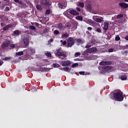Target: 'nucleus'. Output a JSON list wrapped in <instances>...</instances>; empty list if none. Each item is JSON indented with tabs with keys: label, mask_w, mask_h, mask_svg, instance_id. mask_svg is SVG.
<instances>
[{
	"label": "nucleus",
	"mask_w": 128,
	"mask_h": 128,
	"mask_svg": "<svg viewBox=\"0 0 128 128\" xmlns=\"http://www.w3.org/2000/svg\"><path fill=\"white\" fill-rule=\"evenodd\" d=\"M114 48H109L108 50V52H114Z\"/></svg>",
	"instance_id": "obj_39"
},
{
	"label": "nucleus",
	"mask_w": 128,
	"mask_h": 128,
	"mask_svg": "<svg viewBox=\"0 0 128 128\" xmlns=\"http://www.w3.org/2000/svg\"><path fill=\"white\" fill-rule=\"evenodd\" d=\"M16 47V45L14 44H10V48H14Z\"/></svg>",
	"instance_id": "obj_45"
},
{
	"label": "nucleus",
	"mask_w": 128,
	"mask_h": 128,
	"mask_svg": "<svg viewBox=\"0 0 128 128\" xmlns=\"http://www.w3.org/2000/svg\"><path fill=\"white\" fill-rule=\"evenodd\" d=\"M45 55L46 56H48V58H50L52 56V54H50V52L45 53Z\"/></svg>",
	"instance_id": "obj_35"
},
{
	"label": "nucleus",
	"mask_w": 128,
	"mask_h": 128,
	"mask_svg": "<svg viewBox=\"0 0 128 128\" xmlns=\"http://www.w3.org/2000/svg\"><path fill=\"white\" fill-rule=\"evenodd\" d=\"M80 56V52H77L75 53V54H74V56L76 58H78V56Z\"/></svg>",
	"instance_id": "obj_37"
},
{
	"label": "nucleus",
	"mask_w": 128,
	"mask_h": 128,
	"mask_svg": "<svg viewBox=\"0 0 128 128\" xmlns=\"http://www.w3.org/2000/svg\"><path fill=\"white\" fill-rule=\"evenodd\" d=\"M67 43H68V42L66 41H64V42H62V44L63 46H66Z\"/></svg>",
	"instance_id": "obj_51"
},
{
	"label": "nucleus",
	"mask_w": 128,
	"mask_h": 128,
	"mask_svg": "<svg viewBox=\"0 0 128 128\" xmlns=\"http://www.w3.org/2000/svg\"><path fill=\"white\" fill-rule=\"evenodd\" d=\"M19 0H14V2H18Z\"/></svg>",
	"instance_id": "obj_60"
},
{
	"label": "nucleus",
	"mask_w": 128,
	"mask_h": 128,
	"mask_svg": "<svg viewBox=\"0 0 128 128\" xmlns=\"http://www.w3.org/2000/svg\"><path fill=\"white\" fill-rule=\"evenodd\" d=\"M64 28V26H62V24L59 23L58 24L57 28H58V30H62V28Z\"/></svg>",
	"instance_id": "obj_24"
},
{
	"label": "nucleus",
	"mask_w": 128,
	"mask_h": 128,
	"mask_svg": "<svg viewBox=\"0 0 128 128\" xmlns=\"http://www.w3.org/2000/svg\"><path fill=\"white\" fill-rule=\"evenodd\" d=\"M123 17H124V15L122 14H120L117 16L118 18H123Z\"/></svg>",
	"instance_id": "obj_44"
},
{
	"label": "nucleus",
	"mask_w": 128,
	"mask_h": 128,
	"mask_svg": "<svg viewBox=\"0 0 128 128\" xmlns=\"http://www.w3.org/2000/svg\"><path fill=\"white\" fill-rule=\"evenodd\" d=\"M50 14V9L47 10L46 11V14Z\"/></svg>",
	"instance_id": "obj_43"
},
{
	"label": "nucleus",
	"mask_w": 128,
	"mask_h": 128,
	"mask_svg": "<svg viewBox=\"0 0 128 128\" xmlns=\"http://www.w3.org/2000/svg\"><path fill=\"white\" fill-rule=\"evenodd\" d=\"M50 70V68H46V67H44V68L41 67V68H39V70L40 72H48V70Z\"/></svg>",
	"instance_id": "obj_18"
},
{
	"label": "nucleus",
	"mask_w": 128,
	"mask_h": 128,
	"mask_svg": "<svg viewBox=\"0 0 128 128\" xmlns=\"http://www.w3.org/2000/svg\"><path fill=\"white\" fill-rule=\"evenodd\" d=\"M34 25L36 26H37L38 28H42V25L38 24V22L34 23Z\"/></svg>",
	"instance_id": "obj_32"
},
{
	"label": "nucleus",
	"mask_w": 128,
	"mask_h": 128,
	"mask_svg": "<svg viewBox=\"0 0 128 128\" xmlns=\"http://www.w3.org/2000/svg\"><path fill=\"white\" fill-rule=\"evenodd\" d=\"M112 61L110 62H100L99 64L100 66H104V65H107V66H110L112 64Z\"/></svg>",
	"instance_id": "obj_9"
},
{
	"label": "nucleus",
	"mask_w": 128,
	"mask_h": 128,
	"mask_svg": "<svg viewBox=\"0 0 128 128\" xmlns=\"http://www.w3.org/2000/svg\"><path fill=\"white\" fill-rule=\"evenodd\" d=\"M56 56H58V58H62V56L63 58H64V56H66V54H64V53H62V52H57L56 54H55Z\"/></svg>",
	"instance_id": "obj_12"
},
{
	"label": "nucleus",
	"mask_w": 128,
	"mask_h": 128,
	"mask_svg": "<svg viewBox=\"0 0 128 128\" xmlns=\"http://www.w3.org/2000/svg\"><path fill=\"white\" fill-rule=\"evenodd\" d=\"M85 22H86V24H94V22L90 19L86 20Z\"/></svg>",
	"instance_id": "obj_21"
},
{
	"label": "nucleus",
	"mask_w": 128,
	"mask_h": 128,
	"mask_svg": "<svg viewBox=\"0 0 128 128\" xmlns=\"http://www.w3.org/2000/svg\"><path fill=\"white\" fill-rule=\"evenodd\" d=\"M119 6L122 8H128V4L125 2L120 3Z\"/></svg>",
	"instance_id": "obj_14"
},
{
	"label": "nucleus",
	"mask_w": 128,
	"mask_h": 128,
	"mask_svg": "<svg viewBox=\"0 0 128 128\" xmlns=\"http://www.w3.org/2000/svg\"><path fill=\"white\" fill-rule=\"evenodd\" d=\"M75 40L76 42L78 44H84V38H76Z\"/></svg>",
	"instance_id": "obj_15"
},
{
	"label": "nucleus",
	"mask_w": 128,
	"mask_h": 128,
	"mask_svg": "<svg viewBox=\"0 0 128 128\" xmlns=\"http://www.w3.org/2000/svg\"><path fill=\"white\" fill-rule=\"evenodd\" d=\"M2 64H4V62H2V60H0V66H2Z\"/></svg>",
	"instance_id": "obj_55"
},
{
	"label": "nucleus",
	"mask_w": 128,
	"mask_h": 128,
	"mask_svg": "<svg viewBox=\"0 0 128 128\" xmlns=\"http://www.w3.org/2000/svg\"><path fill=\"white\" fill-rule=\"evenodd\" d=\"M120 40V36H116L115 38V40H116V42H118V40Z\"/></svg>",
	"instance_id": "obj_40"
},
{
	"label": "nucleus",
	"mask_w": 128,
	"mask_h": 128,
	"mask_svg": "<svg viewBox=\"0 0 128 128\" xmlns=\"http://www.w3.org/2000/svg\"><path fill=\"white\" fill-rule=\"evenodd\" d=\"M54 34H60V31L58 30H54Z\"/></svg>",
	"instance_id": "obj_41"
},
{
	"label": "nucleus",
	"mask_w": 128,
	"mask_h": 128,
	"mask_svg": "<svg viewBox=\"0 0 128 128\" xmlns=\"http://www.w3.org/2000/svg\"><path fill=\"white\" fill-rule=\"evenodd\" d=\"M85 7L86 10L88 12H90V10H92V5L90 4H87L86 5Z\"/></svg>",
	"instance_id": "obj_20"
},
{
	"label": "nucleus",
	"mask_w": 128,
	"mask_h": 128,
	"mask_svg": "<svg viewBox=\"0 0 128 128\" xmlns=\"http://www.w3.org/2000/svg\"><path fill=\"white\" fill-rule=\"evenodd\" d=\"M10 44V42L9 41H6V42L2 44V48H8Z\"/></svg>",
	"instance_id": "obj_13"
},
{
	"label": "nucleus",
	"mask_w": 128,
	"mask_h": 128,
	"mask_svg": "<svg viewBox=\"0 0 128 128\" xmlns=\"http://www.w3.org/2000/svg\"><path fill=\"white\" fill-rule=\"evenodd\" d=\"M22 42L25 46H28V44H30V39L28 38L24 37L22 40Z\"/></svg>",
	"instance_id": "obj_5"
},
{
	"label": "nucleus",
	"mask_w": 128,
	"mask_h": 128,
	"mask_svg": "<svg viewBox=\"0 0 128 128\" xmlns=\"http://www.w3.org/2000/svg\"><path fill=\"white\" fill-rule=\"evenodd\" d=\"M110 25V23L108 22H104L103 24L102 25V28L105 32L108 30V26Z\"/></svg>",
	"instance_id": "obj_6"
},
{
	"label": "nucleus",
	"mask_w": 128,
	"mask_h": 128,
	"mask_svg": "<svg viewBox=\"0 0 128 128\" xmlns=\"http://www.w3.org/2000/svg\"><path fill=\"white\" fill-rule=\"evenodd\" d=\"M76 20H80L81 22L82 21V16H76Z\"/></svg>",
	"instance_id": "obj_28"
},
{
	"label": "nucleus",
	"mask_w": 128,
	"mask_h": 128,
	"mask_svg": "<svg viewBox=\"0 0 128 128\" xmlns=\"http://www.w3.org/2000/svg\"><path fill=\"white\" fill-rule=\"evenodd\" d=\"M87 30H92V27H88L87 28Z\"/></svg>",
	"instance_id": "obj_54"
},
{
	"label": "nucleus",
	"mask_w": 128,
	"mask_h": 128,
	"mask_svg": "<svg viewBox=\"0 0 128 128\" xmlns=\"http://www.w3.org/2000/svg\"><path fill=\"white\" fill-rule=\"evenodd\" d=\"M36 8L37 10H42V8L41 7V6L40 5H36Z\"/></svg>",
	"instance_id": "obj_34"
},
{
	"label": "nucleus",
	"mask_w": 128,
	"mask_h": 128,
	"mask_svg": "<svg viewBox=\"0 0 128 128\" xmlns=\"http://www.w3.org/2000/svg\"><path fill=\"white\" fill-rule=\"evenodd\" d=\"M125 2H128V0H124Z\"/></svg>",
	"instance_id": "obj_62"
},
{
	"label": "nucleus",
	"mask_w": 128,
	"mask_h": 128,
	"mask_svg": "<svg viewBox=\"0 0 128 128\" xmlns=\"http://www.w3.org/2000/svg\"><path fill=\"white\" fill-rule=\"evenodd\" d=\"M72 26V24L70 22H67L64 26V28H70Z\"/></svg>",
	"instance_id": "obj_25"
},
{
	"label": "nucleus",
	"mask_w": 128,
	"mask_h": 128,
	"mask_svg": "<svg viewBox=\"0 0 128 128\" xmlns=\"http://www.w3.org/2000/svg\"><path fill=\"white\" fill-rule=\"evenodd\" d=\"M54 68H60V66L58 64L54 63L52 64Z\"/></svg>",
	"instance_id": "obj_31"
},
{
	"label": "nucleus",
	"mask_w": 128,
	"mask_h": 128,
	"mask_svg": "<svg viewBox=\"0 0 128 128\" xmlns=\"http://www.w3.org/2000/svg\"><path fill=\"white\" fill-rule=\"evenodd\" d=\"M59 70H64V68H59Z\"/></svg>",
	"instance_id": "obj_58"
},
{
	"label": "nucleus",
	"mask_w": 128,
	"mask_h": 128,
	"mask_svg": "<svg viewBox=\"0 0 128 128\" xmlns=\"http://www.w3.org/2000/svg\"><path fill=\"white\" fill-rule=\"evenodd\" d=\"M4 24L3 22L1 23V26H4Z\"/></svg>",
	"instance_id": "obj_61"
},
{
	"label": "nucleus",
	"mask_w": 128,
	"mask_h": 128,
	"mask_svg": "<svg viewBox=\"0 0 128 128\" xmlns=\"http://www.w3.org/2000/svg\"><path fill=\"white\" fill-rule=\"evenodd\" d=\"M110 98L112 100H116L117 102H122L124 100V94L122 91L111 93Z\"/></svg>",
	"instance_id": "obj_1"
},
{
	"label": "nucleus",
	"mask_w": 128,
	"mask_h": 128,
	"mask_svg": "<svg viewBox=\"0 0 128 128\" xmlns=\"http://www.w3.org/2000/svg\"><path fill=\"white\" fill-rule=\"evenodd\" d=\"M112 68V66H104L102 68L103 70H104L105 72H108V70H110Z\"/></svg>",
	"instance_id": "obj_16"
},
{
	"label": "nucleus",
	"mask_w": 128,
	"mask_h": 128,
	"mask_svg": "<svg viewBox=\"0 0 128 128\" xmlns=\"http://www.w3.org/2000/svg\"><path fill=\"white\" fill-rule=\"evenodd\" d=\"M80 74H81L82 76H88L90 75V73L86 72L84 71L80 72H79Z\"/></svg>",
	"instance_id": "obj_23"
},
{
	"label": "nucleus",
	"mask_w": 128,
	"mask_h": 128,
	"mask_svg": "<svg viewBox=\"0 0 128 128\" xmlns=\"http://www.w3.org/2000/svg\"><path fill=\"white\" fill-rule=\"evenodd\" d=\"M10 10V7L7 6L6 8L4 11L5 12H8Z\"/></svg>",
	"instance_id": "obj_50"
},
{
	"label": "nucleus",
	"mask_w": 128,
	"mask_h": 128,
	"mask_svg": "<svg viewBox=\"0 0 128 128\" xmlns=\"http://www.w3.org/2000/svg\"><path fill=\"white\" fill-rule=\"evenodd\" d=\"M70 70V68L68 67H64V72H68Z\"/></svg>",
	"instance_id": "obj_49"
},
{
	"label": "nucleus",
	"mask_w": 128,
	"mask_h": 128,
	"mask_svg": "<svg viewBox=\"0 0 128 128\" xmlns=\"http://www.w3.org/2000/svg\"><path fill=\"white\" fill-rule=\"evenodd\" d=\"M76 10L77 12H80V10H81L80 8H76Z\"/></svg>",
	"instance_id": "obj_56"
},
{
	"label": "nucleus",
	"mask_w": 128,
	"mask_h": 128,
	"mask_svg": "<svg viewBox=\"0 0 128 128\" xmlns=\"http://www.w3.org/2000/svg\"><path fill=\"white\" fill-rule=\"evenodd\" d=\"M11 26H12L10 24L7 25L6 26L3 28V30H8Z\"/></svg>",
	"instance_id": "obj_26"
},
{
	"label": "nucleus",
	"mask_w": 128,
	"mask_h": 128,
	"mask_svg": "<svg viewBox=\"0 0 128 128\" xmlns=\"http://www.w3.org/2000/svg\"><path fill=\"white\" fill-rule=\"evenodd\" d=\"M78 66V63H75L72 65V68H76V66Z\"/></svg>",
	"instance_id": "obj_38"
},
{
	"label": "nucleus",
	"mask_w": 128,
	"mask_h": 128,
	"mask_svg": "<svg viewBox=\"0 0 128 128\" xmlns=\"http://www.w3.org/2000/svg\"><path fill=\"white\" fill-rule=\"evenodd\" d=\"M124 50H126L124 52V54H128V44L124 46Z\"/></svg>",
	"instance_id": "obj_27"
},
{
	"label": "nucleus",
	"mask_w": 128,
	"mask_h": 128,
	"mask_svg": "<svg viewBox=\"0 0 128 128\" xmlns=\"http://www.w3.org/2000/svg\"><path fill=\"white\" fill-rule=\"evenodd\" d=\"M86 52H88V54H92L94 52H98V48L96 47L89 48H87Z\"/></svg>",
	"instance_id": "obj_3"
},
{
	"label": "nucleus",
	"mask_w": 128,
	"mask_h": 128,
	"mask_svg": "<svg viewBox=\"0 0 128 128\" xmlns=\"http://www.w3.org/2000/svg\"><path fill=\"white\" fill-rule=\"evenodd\" d=\"M50 40V42H52V40H52V38H51V39Z\"/></svg>",
	"instance_id": "obj_63"
},
{
	"label": "nucleus",
	"mask_w": 128,
	"mask_h": 128,
	"mask_svg": "<svg viewBox=\"0 0 128 128\" xmlns=\"http://www.w3.org/2000/svg\"><path fill=\"white\" fill-rule=\"evenodd\" d=\"M90 46H91L90 44H87L85 48H90Z\"/></svg>",
	"instance_id": "obj_48"
},
{
	"label": "nucleus",
	"mask_w": 128,
	"mask_h": 128,
	"mask_svg": "<svg viewBox=\"0 0 128 128\" xmlns=\"http://www.w3.org/2000/svg\"><path fill=\"white\" fill-rule=\"evenodd\" d=\"M30 50L32 52L31 54H34L36 52V50H34V49L32 48H30Z\"/></svg>",
	"instance_id": "obj_36"
},
{
	"label": "nucleus",
	"mask_w": 128,
	"mask_h": 128,
	"mask_svg": "<svg viewBox=\"0 0 128 128\" xmlns=\"http://www.w3.org/2000/svg\"><path fill=\"white\" fill-rule=\"evenodd\" d=\"M14 36H20V31H18V30L14 31Z\"/></svg>",
	"instance_id": "obj_29"
},
{
	"label": "nucleus",
	"mask_w": 128,
	"mask_h": 128,
	"mask_svg": "<svg viewBox=\"0 0 128 128\" xmlns=\"http://www.w3.org/2000/svg\"><path fill=\"white\" fill-rule=\"evenodd\" d=\"M64 16H66V18H70H70H72V16L70 15V9L67 10L66 11H65L64 12Z\"/></svg>",
	"instance_id": "obj_8"
},
{
	"label": "nucleus",
	"mask_w": 128,
	"mask_h": 128,
	"mask_svg": "<svg viewBox=\"0 0 128 128\" xmlns=\"http://www.w3.org/2000/svg\"><path fill=\"white\" fill-rule=\"evenodd\" d=\"M66 42H67V45L66 46V47L68 48H72V46H74V38L72 37H69L68 38V39L66 40Z\"/></svg>",
	"instance_id": "obj_2"
},
{
	"label": "nucleus",
	"mask_w": 128,
	"mask_h": 128,
	"mask_svg": "<svg viewBox=\"0 0 128 128\" xmlns=\"http://www.w3.org/2000/svg\"><path fill=\"white\" fill-rule=\"evenodd\" d=\"M96 32H102V30L100 28H98L96 30Z\"/></svg>",
	"instance_id": "obj_46"
},
{
	"label": "nucleus",
	"mask_w": 128,
	"mask_h": 128,
	"mask_svg": "<svg viewBox=\"0 0 128 128\" xmlns=\"http://www.w3.org/2000/svg\"><path fill=\"white\" fill-rule=\"evenodd\" d=\"M24 54V52L21 51L16 53V56H22Z\"/></svg>",
	"instance_id": "obj_30"
},
{
	"label": "nucleus",
	"mask_w": 128,
	"mask_h": 128,
	"mask_svg": "<svg viewBox=\"0 0 128 128\" xmlns=\"http://www.w3.org/2000/svg\"><path fill=\"white\" fill-rule=\"evenodd\" d=\"M62 66H70V62L68 60L62 61Z\"/></svg>",
	"instance_id": "obj_11"
},
{
	"label": "nucleus",
	"mask_w": 128,
	"mask_h": 128,
	"mask_svg": "<svg viewBox=\"0 0 128 128\" xmlns=\"http://www.w3.org/2000/svg\"><path fill=\"white\" fill-rule=\"evenodd\" d=\"M30 30H36V27L34 26H30Z\"/></svg>",
	"instance_id": "obj_42"
},
{
	"label": "nucleus",
	"mask_w": 128,
	"mask_h": 128,
	"mask_svg": "<svg viewBox=\"0 0 128 128\" xmlns=\"http://www.w3.org/2000/svg\"><path fill=\"white\" fill-rule=\"evenodd\" d=\"M80 59L78 58H76V59H74V60H76V62L78 61V60H79Z\"/></svg>",
	"instance_id": "obj_59"
},
{
	"label": "nucleus",
	"mask_w": 128,
	"mask_h": 128,
	"mask_svg": "<svg viewBox=\"0 0 128 128\" xmlns=\"http://www.w3.org/2000/svg\"><path fill=\"white\" fill-rule=\"evenodd\" d=\"M120 78L121 80H126V78H128V76L126 75H122L120 76Z\"/></svg>",
	"instance_id": "obj_22"
},
{
	"label": "nucleus",
	"mask_w": 128,
	"mask_h": 128,
	"mask_svg": "<svg viewBox=\"0 0 128 128\" xmlns=\"http://www.w3.org/2000/svg\"><path fill=\"white\" fill-rule=\"evenodd\" d=\"M125 40H128V36H126L125 38H124Z\"/></svg>",
	"instance_id": "obj_57"
},
{
	"label": "nucleus",
	"mask_w": 128,
	"mask_h": 128,
	"mask_svg": "<svg viewBox=\"0 0 128 128\" xmlns=\"http://www.w3.org/2000/svg\"><path fill=\"white\" fill-rule=\"evenodd\" d=\"M68 36H70V35H68V32H66L62 34L61 38H68Z\"/></svg>",
	"instance_id": "obj_17"
},
{
	"label": "nucleus",
	"mask_w": 128,
	"mask_h": 128,
	"mask_svg": "<svg viewBox=\"0 0 128 128\" xmlns=\"http://www.w3.org/2000/svg\"><path fill=\"white\" fill-rule=\"evenodd\" d=\"M78 6H80L81 8H84V2H79Z\"/></svg>",
	"instance_id": "obj_33"
},
{
	"label": "nucleus",
	"mask_w": 128,
	"mask_h": 128,
	"mask_svg": "<svg viewBox=\"0 0 128 128\" xmlns=\"http://www.w3.org/2000/svg\"><path fill=\"white\" fill-rule=\"evenodd\" d=\"M93 20L94 22H102V19L100 18H96V16H93Z\"/></svg>",
	"instance_id": "obj_19"
},
{
	"label": "nucleus",
	"mask_w": 128,
	"mask_h": 128,
	"mask_svg": "<svg viewBox=\"0 0 128 128\" xmlns=\"http://www.w3.org/2000/svg\"><path fill=\"white\" fill-rule=\"evenodd\" d=\"M18 3L19 4L22 6V1L19 0L18 2Z\"/></svg>",
	"instance_id": "obj_52"
},
{
	"label": "nucleus",
	"mask_w": 128,
	"mask_h": 128,
	"mask_svg": "<svg viewBox=\"0 0 128 128\" xmlns=\"http://www.w3.org/2000/svg\"><path fill=\"white\" fill-rule=\"evenodd\" d=\"M40 2L42 6H52V2L48 0H40Z\"/></svg>",
	"instance_id": "obj_4"
},
{
	"label": "nucleus",
	"mask_w": 128,
	"mask_h": 128,
	"mask_svg": "<svg viewBox=\"0 0 128 128\" xmlns=\"http://www.w3.org/2000/svg\"><path fill=\"white\" fill-rule=\"evenodd\" d=\"M70 14H72V16H78L80 15V12H76V10L69 9Z\"/></svg>",
	"instance_id": "obj_7"
},
{
	"label": "nucleus",
	"mask_w": 128,
	"mask_h": 128,
	"mask_svg": "<svg viewBox=\"0 0 128 128\" xmlns=\"http://www.w3.org/2000/svg\"><path fill=\"white\" fill-rule=\"evenodd\" d=\"M10 58H12L10 57H5V58H4V60H10Z\"/></svg>",
	"instance_id": "obj_47"
},
{
	"label": "nucleus",
	"mask_w": 128,
	"mask_h": 128,
	"mask_svg": "<svg viewBox=\"0 0 128 128\" xmlns=\"http://www.w3.org/2000/svg\"><path fill=\"white\" fill-rule=\"evenodd\" d=\"M66 2H60L58 4V6L60 8H66Z\"/></svg>",
	"instance_id": "obj_10"
},
{
	"label": "nucleus",
	"mask_w": 128,
	"mask_h": 128,
	"mask_svg": "<svg viewBox=\"0 0 128 128\" xmlns=\"http://www.w3.org/2000/svg\"><path fill=\"white\" fill-rule=\"evenodd\" d=\"M43 32H44V34H46V33L48 32V29H46V28L44 29V31H43Z\"/></svg>",
	"instance_id": "obj_53"
},
{
	"label": "nucleus",
	"mask_w": 128,
	"mask_h": 128,
	"mask_svg": "<svg viewBox=\"0 0 128 128\" xmlns=\"http://www.w3.org/2000/svg\"><path fill=\"white\" fill-rule=\"evenodd\" d=\"M25 32L26 34L27 32H28V31L26 30V31H25Z\"/></svg>",
	"instance_id": "obj_64"
}]
</instances>
